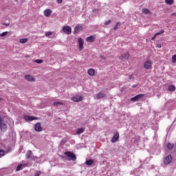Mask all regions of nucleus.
<instances>
[{"instance_id": "nucleus-1", "label": "nucleus", "mask_w": 176, "mask_h": 176, "mask_svg": "<svg viewBox=\"0 0 176 176\" xmlns=\"http://www.w3.org/2000/svg\"><path fill=\"white\" fill-rule=\"evenodd\" d=\"M65 155L68 157L67 158V160H69V162H71V160L75 162V160H76V155L73 152L66 151L65 152Z\"/></svg>"}, {"instance_id": "nucleus-2", "label": "nucleus", "mask_w": 176, "mask_h": 176, "mask_svg": "<svg viewBox=\"0 0 176 176\" xmlns=\"http://www.w3.org/2000/svg\"><path fill=\"white\" fill-rule=\"evenodd\" d=\"M0 129L1 131L4 133V131H6L8 130V126L5 123V121L3 120V118L0 116Z\"/></svg>"}, {"instance_id": "nucleus-3", "label": "nucleus", "mask_w": 176, "mask_h": 176, "mask_svg": "<svg viewBox=\"0 0 176 176\" xmlns=\"http://www.w3.org/2000/svg\"><path fill=\"white\" fill-rule=\"evenodd\" d=\"M144 97H145V94H140L131 98V101H132L133 102H137L140 101V100H141L142 98H144Z\"/></svg>"}, {"instance_id": "nucleus-4", "label": "nucleus", "mask_w": 176, "mask_h": 176, "mask_svg": "<svg viewBox=\"0 0 176 176\" xmlns=\"http://www.w3.org/2000/svg\"><path fill=\"white\" fill-rule=\"evenodd\" d=\"M63 31L65 32V34H67V35H71V32H72V28H71L70 26H63Z\"/></svg>"}, {"instance_id": "nucleus-5", "label": "nucleus", "mask_w": 176, "mask_h": 176, "mask_svg": "<svg viewBox=\"0 0 176 176\" xmlns=\"http://www.w3.org/2000/svg\"><path fill=\"white\" fill-rule=\"evenodd\" d=\"M34 130L38 133H41V131L43 130V129L42 128V125L41 124V122H37L34 124Z\"/></svg>"}, {"instance_id": "nucleus-6", "label": "nucleus", "mask_w": 176, "mask_h": 176, "mask_svg": "<svg viewBox=\"0 0 176 176\" xmlns=\"http://www.w3.org/2000/svg\"><path fill=\"white\" fill-rule=\"evenodd\" d=\"M145 69H152V60H148L144 63V65Z\"/></svg>"}, {"instance_id": "nucleus-7", "label": "nucleus", "mask_w": 176, "mask_h": 176, "mask_svg": "<svg viewBox=\"0 0 176 176\" xmlns=\"http://www.w3.org/2000/svg\"><path fill=\"white\" fill-rule=\"evenodd\" d=\"M23 119L26 120V122H32V120H37L38 118L31 116H24Z\"/></svg>"}, {"instance_id": "nucleus-8", "label": "nucleus", "mask_w": 176, "mask_h": 176, "mask_svg": "<svg viewBox=\"0 0 176 176\" xmlns=\"http://www.w3.org/2000/svg\"><path fill=\"white\" fill-rule=\"evenodd\" d=\"M119 140V133L116 132L111 138V142L112 144H115V142H118V140Z\"/></svg>"}, {"instance_id": "nucleus-9", "label": "nucleus", "mask_w": 176, "mask_h": 176, "mask_svg": "<svg viewBox=\"0 0 176 176\" xmlns=\"http://www.w3.org/2000/svg\"><path fill=\"white\" fill-rule=\"evenodd\" d=\"M173 160V157H171V155H168L167 157H165L164 160V164H170Z\"/></svg>"}, {"instance_id": "nucleus-10", "label": "nucleus", "mask_w": 176, "mask_h": 176, "mask_svg": "<svg viewBox=\"0 0 176 176\" xmlns=\"http://www.w3.org/2000/svg\"><path fill=\"white\" fill-rule=\"evenodd\" d=\"M24 78L25 80H28V82H35V78L31 75H25Z\"/></svg>"}, {"instance_id": "nucleus-11", "label": "nucleus", "mask_w": 176, "mask_h": 176, "mask_svg": "<svg viewBox=\"0 0 176 176\" xmlns=\"http://www.w3.org/2000/svg\"><path fill=\"white\" fill-rule=\"evenodd\" d=\"M72 101H74V102H80L82 100H83V97L78 96V97H72L71 98Z\"/></svg>"}, {"instance_id": "nucleus-12", "label": "nucleus", "mask_w": 176, "mask_h": 176, "mask_svg": "<svg viewBox=\"0 0 176 176\" xmlns=\"http://www.w3.org/2000/svg\"><path fill=\"white\" fill-rule=\"evenodd\" d=\"M52 13V10L47 9L44 11V16H45V17H50L51 16Z\"/></svg>"}, {"instance_id": "nucleus-13", "label": "nucleus", "mask_w": 176, "mask_h": 176, "mask_svg": "<svg viewBox=\"0 0 176 176\" xmlns=\"http://www.w3.org/2000/svg\"><path fill=\"white\" fill-rule=\"evenodd\" d=\"M83 39L82 38H78V45H79V49L80 50H83Z\"/></svg>"}, {"instance_id": "nucleus-14", "label": "nucleus", "mask_w": 176, "mask_h": 176, "mask_svg": "<svg viewBox=\"0 0 176 176\" xmlns=\"http://www.w3.org/2000/svg\"><path fill=\"white\" fill-rule=\"evenodd\" d=\"M129 57H130V54H129V53H126L120 56V60H127L129 59Z\"/></svg>"}, {"instance_id": "nucleus-15", "label": "nucleus", "mask_w": 176, "mask_h": 176, "mask_svg": "<svg viewBox=\"0 0 176 176\" xmlns=\"http://www.w3.org/2000/svg\"><path fill=\"white\" fill-rule=\"evenodd\" d=\"M85 164L87 166H92L93 164H94V160H93V159L87 160L85 161Z\"/></svg>"}, {"instance_id": "nucleus-16", "label": "nucleus", "mask_w": 176, "mask_h": 176, "mask_svg": "<svg viewBox=\"0 0 176 176\" xmlns=\"http://www.w3.org/2000/svg\"><path fill=\"white\" fill-rule=\"evenodd\" d=\"M27 166H28V164H19L17 166L16 171H20V170H23V167H27Z\"/></svg>"}, {"instance_id": "nucleus-17", "label": "nucleus", "mask_w": 176, "mask_h": 176, "mask_svg": "<svg viewBox=\"0 0 176 176\" xmlns=\"http://www.w3.org/2000/svg\"><path fill=\"white\" fill-rule=\"evenodd\" d=\"M86 41L87 42H89L90 43H91L96 41V38H94L93 36H90L87 38Z\"/></svg>"}, {"instance_id": "nucleus-18", "label": "nucleus", "mask_w": 176, "mask_h": 176, "mask_svg": "<svg viewBox=\"0 0 176 176\" xmlns=\"http://www.w3.org/2000/svg\"><path fill=\"white\" fill-rule=\"evenodd\" d=\"M80 30H82V26H80V25L76 26L74 28V34H78V32H79V31H80Z\"/></svg>"}, {"instance_id": "nucleus-19", "label": "nucleus", "mask_w": 176, "mask_h": 176, "mask_svg": "<svg viewBox=\"0 0 176 176\" xmlns=\"http://www.w3.org/2000/svg\"><path fill=\"white\" fill-rule=\"evenodd\" d=\"M104 97H105V94H103V93H98L97 95H96V98L98 100H101V98H104Z\"/></svg>"}, {"instance_id": "nucleus-20", "label": "nucleus", "mask_w": 176, "mask_h": 176, "mask_svg": "<svg viewBox=\"0 0 176 176\" xmlns=\"http://www.w3.org/2000/svg\"><path fill=\"white\" fill-rule=\"evenodd\" d=\"M88 74L89 76H94V74H96V72L94 71V69H88Z\"/></svg>"}, {"instance_id": "nucleus-21", "label": "nucleus", "mask_w": 176, "mask_h": 176, "mask_svg": "<svg viewBox=\"0 0 176 176\" xmlns=\"http://www.w3.org/2000/svg\"><path fill=\"white\" fill-rule=\"evenodd\" d=\"M85 131V128H78L76 130V134H78V135L82 134V133H84Z\"/></svg>"}, {"instance_id": "nucleus-22", "label": "nucleus", "mask_w": 176, "mask_h": 176, "mask_svg": "<svg viewBox=\"0 0 176 176\" xmlns=\"http://www.w3.org/2000/svg\"><path fill=\"white\" fill-rule=\"evenodd\" d=\"M142 13H144V14H149L151 13V11L148 8H144L142 10Z\"/></svg>"}, {"instance_id": "nucleus-23", "label": "nucleus", "mask_w": 176, "mask_h": 176, "mask_svg": "<svg viewBox=\"0 0 176 176\" xmlns=\"http://www.w3.org/2000/svg\"><path fill=\"white\" fill-rule=\"evenodd\" d=\"M54 107H58V105H65L63 102H55L53 104Z\"/></svg>"}, {"instance_id": "nucleus-24", "label": "nucleus", "mask_w": 176, "mask_h": 176, "mask_svg": "<svg viewBox=\"0 0 176 176\" xmlns=\"http://www.w3.org/2000/svg\"><path fill=\"white\" fill-rule=\"evenodd\" d=\"M32 156V151H28L27 154H26V158L30 159Z\"/></svg>"}, {"instance_id": "nucleus-25", "label": "nucleus", "mask_w": 176, "mask_h": 176, "mask_svg": "<svg viewBox=\"0 0 176 176\" xmlns=\"http://www.w3.org/2000/svg\"><path fill=\"white\" fill-rule=\"evenodd\" d=\"M20 43H27V42H28V38H21L20 41H19Z\"/></svg>"}, {"instance_id": "nucleus-26", "label": "nucleus", "mask_w": 176, "mask_h": 176, "mask_svg": "<svg viewBox=\"0 0 176 176\" xmlns=\"http://www.w3.org/2000/svg\"><path fill=\"white\" fill-rule=\"evenodd\" d=\"M169 91H175V86L174 85H170L168 87Z\"/></svg>"}, {"instance_id": "nucleus-27", "label": "nucleus", "mask_w": 176, "mask_h": 176, "mask_svg": "<svg viewBox=\"0 0 176 176\" xmlns=\"http://www.w3.org/2000/svg\"><path fill=\"white\" fill-rule=\"evenodd\" d=\"M165 2L167 5H173V3H174V0H165Z\"/></svg>"}, {"instance_id": "nucleus-28", "label": "nucleus", "mask_w": 176, "mask_h": 176, "mask_svg": "<svg viewBox=\"0 0 176 176\" xmlns=\"http://www.w3.org/2000/svg\"><path fill=\"white\" fill-rule=\"evenodd\" d=\"M167 148H168V149H173V148H174V144H173L171 143H168L167 145Z\"/></svg>"}, {"instance_id": "nucleus-29", "label": "nucleus", "mask_w": 176, "mask_h": 176, "mask_svg": "<svg viewBox=\"0 0 176 176\" xmlns=\"http://www.w3.org/2000/svg\"><path fill=\"white\" fill-rule=\"evenodd\" d=\"M34 62L36 63L37 64H42V63H43V60L37 59V60H35Z\"/></svg>"}, {"instance_id": "nucleus-30", "label": "nucleus", "mask_w": 176, "mask_h": 176, "mask_svg": "<svg viewBox=\"0 0 176 176\" xmlns=\"http://www.w3.org/2000/svg\"><path fill=\"white\" fill-rule=\"evenodd\" d=\"M164 30H162L160 32H157L155 34V36H157V35H162V34H164Z\"/></svg>"}, {"instance_id": "nucleus-31", "label": "nucleus", "mask_w": 176, "mask_h": 176, "mask_svg": "<svg viewBox=\"0 0 176 176\" xmlns=\"http://www.w3.org/2000/svg\"><path fill=\"white\" fill-rule=\"evenodd\" d=\"M172 63H176V54L172 56Z\"/></svg>"}, {"instance_id": "nucleus-32", "label": "nucleus", "mask_w": 176, "mask_h": 176, "mask_svg": "<svg viewBox=\"0 0 176 176\" xmlns=\"http://www.w3.org/2000/svg\"><path fill=\"white\" fill-rule=\"evenodd\" d=\"M8 32H4L1 34H0V36H6V35H8Z\"/></svg>"}, {"instance_id": "nucleus-33", "label": "nucleus", "mask_w": 176, "mask_h": 176, "mask_svg": "<svg viewBox=\"0 0 176 176\" xmlns=\"http://www.w3.org/2000/svg\"><path fill=\"white\" fill-rule=\"evenodd\" d=\"M3 155H5V151L0 148V157H1V156H3Z\"/></svg>"}, {"instance_id": "nucleus-34", "label": "nucleus", "mask_w": 176, "mask_h": 176, "mask_svg": "<svg viewBox=\"0 0 176 176\" xmlns=\"http://www.w3.org/2000/svg\"><path fill=\"white\" fill-rule=\"evenodd\" d=\"M119 25H120V23H117V24H116V27H114V28H113V30H118V27H119Z\"/></svg>"}, {"instance_id": "nucleus-35", "label": "nucleus", "mask_w": 176, "mask_h": 176, "mask_svg": "<svg viewBox=\"0 0 176 176\" xmlns=\"http://www.w3.org/2000/svg\"><path fill=\"white\" fill-rule=\"evenodd\" d=\"M52 32H45V36H50V35H52Z\"/></svg>"}, {"instance_id": "nucleus-36", "label": "nucleus", "mask_w": 176, "mask_h": 176, "mask_svg": "<svg viewBox=\"0 0 176 176\" xmlns=\"http://www.w3.org/2000/svg\"><path fill=\"white\" fill-rule=\"evenodd\" d=\"M109 24H111V20L106 21L104 22V25H108Z\"/></svg>"}, {"instance_id": "nucleus-37", "label": "nucleus", "mask_w": 176, "mask_h": 176, "mask_svg": "<svg viewBox=\"0 0 176 176\" xmlns=\"http://www.w3.org/2000/svg\"><path fill=\"white\" fill-rule=\"evenodd\" d=\"M39 175H41V171H37L34 174V176H39Z\"/></svg>"}, {"instance_id": "nucleus-38", "label": "nucleus", "mask_w": 176, "mask_h": 176, "mask_svg": "<svg viewBox=\"0 0 176 176\" xmlns=\"http://www.w3.org/2000/svg\"><path fill=\"white\" fill-rule=\"evenodd\" d=\"M30 159H31L32 160H35V159H36V156L32 155Z\"/></svg>"}, {"instance_id": "nucleus-39", "label": "nucleus", "mask_w": 176, "mask_h": 176, "mask_svg": "<svg viewBox=\"0 0 176 176\" xmlns=\"http://www.w3.org/2000/svg\"><path fill=\"white\" fill-rule=\"evenodd\" d=\"M3 25H6V27H9V25H10V23H3Z\"/></svg>"}, {"instance_id": "nucleus-40", "label": "nucleus", "mask_w": 176, "mask_h": 176, "mask_svg": "<svg viewBox=\"0 0 176 176\" xmlns=\"http://www.w3.org/2000/svg\"><path fill=\"white\" fill-rule=\"evenodd\" d=\"M156 36H157L156 34H155L154 36L152 37L151 41H155V39L156 38Z\"/></svg>"}, {"instance_id": "nucleus-41", "label": "nucleus", "mask_w": 176, "mask_h": 176, "mask_svg": "<svg viewBox=\"0 0 176 176\" xmlns=\"http://www.w3.org/2000/svg\"><path fill=\"white\" fill-rule=\"evenodd\" d=\"M157 47L159 49L162 48V45L161 44H157Z\"/></svg>"}, {"instance_id": "nucleus-42", "label": "nucleus", "mask_w": 176, "mask_h": 176, "mask_svg": "<svg viewBox=\"0 0 176 176\" xmlns=\"http://www.w3.org/2000/svg\"><path fill=\"white\" fill-rule=\"evenodd\" d=\"M58 3H63V0H57Z\"/></svg>"}, {"instance_id": "nucleus-43", "label": "nucleus", "mask_w": 176, "mask_h": 176, "mask_svg": "<svg viewBox=\"0 0 176 176\" xmlns=\"http://www.w3.org/2000/svg\"><path fill=\"white\" fill-rule=\"evenodd\" d=\"M129 79L130 80L133 79V76H129Z\"/></svg>"}, {"instance_id": "nucleus-44", "label": "nucleus", "mask_w": 176, "mask_h": 176, "mask_svg": "<svg viewBox=\"0 0 176 176\" xmlns=\"http://www.w3.org/2000/svg\"><path fill=\"white\" fill-rule=\"evenodd\" d=\"M176 13H173L172 16H175Z\"/></svg>"}, {"instance_id": "nucleus-45", "label": "nucleus", "mask_w": 176, "mask_h": 176, "mask_svg": "<svg viewBox=\"0 0 176 176\" xmlns=\"http://www.w3.org/2000/svg\"><path fill=\"white\" fill-rule=\"evenodd\" d=\"M3 98L0 97V101H2Z\"/></svg>"}, {"instance_id": "nucleus-46", "label": "nucleus", "mask_w": 176, "mask_h": 176, "mask_svg": "<svg viewBox=\"0 0 176 176\" xmlns=\"http://www.w3.org/2000/svg\"><path fill=\"white\" fill-rule=\"evenodd\" d=\"M137 86L136 85H133V87H136Z\"/></svg>"}]
</instances>
